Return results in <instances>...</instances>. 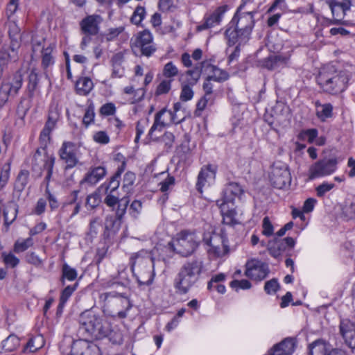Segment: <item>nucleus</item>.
Returning a JSON list of instances; mask_svg holds the SVG:
<instances>
[{
    "mask_svg": "<svg viewBox=\"0 0 355 355\" xmlns=\"http://www.w3.org/2000/svg\"><path fill=\"white\" fill-rule=\"evenodd\" d=\"M206 64V62H202L198 66H196L193 69L187 71V74L191 78V80H189L190 85L193 86L197 83L200 77L202 68L205 67Z\"/></svg>",
    "mask_w": 355,
    "mask_h": 355,
    "instance_id": "nucleus-40",
    "label": "nucleus"
},
{
    "mask_svg": "<svg viewBox=\"0 0 355 355\" xmlns=\"http://www.w3.org/2000/svg\"><path fill=\"white\" fill-rule=\"evenodd\" d=\"M107 173L106 168L103 166L91 167L80 181V184H88L94 185L103 179Z\"/></svg>",
    "mask_w": 355,
    "mask_h": 355,
    "instance_id": "nucleus-18",
    "label": "nucleus"
},
{
    "mask_svg": "<svg viewBox=\"0 0 355 355\" xmlns=\"http://www.w3.org/2000/svg\"><path fill=\"white\" fill-rule=\"evenodd\" d=\"M230 286L238 291L239 288L249 289L252 287L251 283L247 279L233 280L230 282Z\"/></svg>",
    "mask_w": 355,
    "mask_h": 355,
    "instance_id": "nucleus-61",
    "label": "nucleus"
},
{
    "mask_svg": "<svg viewBox=\"0 0 355 355\" xmlns=\"http://www.w3.org/2000/svg\"><path fill=\"white\" fill-rule=\"evenodd\" d=\"M115 112L116 106L113 103H107L103 105L99 110L101 116H110L114 114Z\"/></svg>",
    "mask_w": 355,
    "mask_h": 355,
    "instance_id": "nucleus-59",
    "label": "nucleus"
},
{
    "mask_svg": "<svg viewBox=\"0 0 355 355\" xmlns=\"http://www.w3.org/2000/svg\"><path fill=\"white\" fill-rule=\"evenodd\" d=\"M136 175L131 171H128L125 173L123 180L122 188L127 194L130 193L132 190V186L135 182Z\"/></svg>",
    "mask_w": 355,
    "mask_h": 355,
    "instance_id": "nucleus-41",
    "label": "nucleus"
},
{
    "mask_svg": "<svg viewBox=\"0 0 355 355\" xmlns=\"http://www.w3.org/2000/svg\"><path fill=\"white\" fill-rule=\"evenodd\" d=\"M130 202V199L128 196H125L121 198H117V202L116 205H117L116 209L114 208L113 210H115V216L114 217L117 218L119 220H123V216L126 212L127 207Z\"/></svg>",
    "mask_w": 355,
    "mask_h": 355,
    "instance_id": "nucleus-36",
    "label": "nucleus"
},
{
    "mask_svg": "<svg viewBox=\"0 0 355 355\" xmlns=\"http://www.w3.org/2000/svg\"><path fill=\"white\" fill-rule=\"evenodd\" d=\"M11 53L7 50L1 49L0 51V68L4 69L8 65L10 61L16 62L19 59L18 50H10Z\"/></svg>",
    "mask_w": 355,
    "mask_h": 355,
    "instance_id": "nucleus-30",
    "label": "nucleus"
},
{
    "mask_svg": "<svg viewBox=\"0 0 355 355\" xmlns=\"http://www.w3.org/2000/svg\"><path fill=\"white\" fill-rule=\"evenodd\" d=\"M204 270V263L201 259H192L186 261L180 268L174 279L173 286L176 293L187 294L200 279Z\"/></svg>",
    "mask_w": 355,
    "mask_h": 355,
    "instance_id": "nucleus-2",
    "label": "nucleus"
},
{
    "mask_svg": "<svg viewBox=\"0 0 355 355\" xmlns=\"http://www.w3.org/2000/svg\"><path fill=\"white\" fill-rule=\"evenodd\" d=\"M94 140L101 144H107L110 141V137L105 131L96 132L93 136Z\"/></svg>",
    "mask_w": 355,
    "mask_h": 355,
    "instance_id": "nucleus-64",
    "label": "nucleus"
},
{
    "mask_svg": "<svg viewBox=\"0 0 355 355\" xmlns=\"http://www.w3.org/2000/svg\"><path fill=\"white\" fill-rule=\"evenodd\" d=\"M24 82L21 71H17L10 80L3 82L0 87V110L8 103L9 98H15L21 89Z\"/></svg>",
    "mask_w": 355,
    "mask_h": 355,
    "instance_id": "nucleus-5",
    "label": "nucleus"
},
{
    "mask_svg": "<svg viewBox=\"0 0 355 355\" xmlns=\"http://www.w3.org/2000/svg\"><path fill=\"white\" fill-rule=\"evenodd\" d=\"M228 6L227 5L218 7L212 14L205 18V22L198 26V30H205L214 26L216 24H219Z\"/></svg>",
    "mask_w": 355,
    "mask_h": 355,
    "instance_id": "nucleus-17",
    "label": "nucleus"
},
{
    "mask_svg": "<svg viewBox=\"0 0 355 355\" xmlns=\"http://www.w3.org/2000/svg\"><path fill=\"white\" fill-rule=\"evenodd\" d=\"M52 51L53 48L51 45L42 50V67L44 70L54 63V59L51 55Z\"/></svg>",
    "mask_w": 355,
    "mask_h": 355,
    "instance_id": "nucleus-43",
    "label": "nucleus"
},
{
    "mask_svg": "<svg viewBox=\"0 0 355 355\" xmlns=\"http://www.w3.org/2000/svg\"><path fill=\"white\" fill-rule=\"evenodd\" d=\"M215 175L216 168L213 167L211 164L202 167L198 176V181L196 183L197 189L200 192H202V187L204 186L205 182L207 181V179H214Z\"/></svg>",
    "mask_w": 355,
    "mask_h": 355,
    "instance_id": "nucleus-25",
    "label": "nucleus"
},
{
    "mask_svg": "<svg viewBox=\"0 0 355 355\" xmlns=\"http://www.w3.org/2000/svg\"><path fill=\"white\" fill-rule=\"evenodd\" d=\"M279 345L282 346L284 354L291 355L295 351L296 342L294 338L288 337L279 343Z\"/></svg>",
    "mask_w": 355,
    "mask_h": 355,
    "instance_id": "nucleus-45",
    "label": "nucleus"
},
{
    "mask_svg": "<svg viewBox=\"0 0 355 355\" xmlns=\"http://www.w3.org/2000/svg\"><path fill=\"white\" fill-rule=\"evenodd\" d=\"M153 42V37L151 33L148 30H144L137 33L134 42L131 43V49L132 47H139L141 44L147 45Z\"/></svg>",
    "mask_w": 355,
    "mask_h": 355,
    "instance_id": "nucleus-28",
    "label": "nucleus"
},
{
    "mask_svg": "<svg viewBox=\"0 0 355 355\" xmlns=\"http://www.w3.org/2000/svg\"><path fill=\"white\" fill-rule=\"evenodd\" d=\"M122 220L118 219L114 216H108L105 218V230L117 232L121 225Z\"/></svg>",
    "mask_w": 355,
    "mask_h": 355,
    "instance_id": "nucleus-44",
    "label": "nucleus"
},
{
    "mask_svg": "<svg viewBox=\"0 0 355 355\" xmlns=\"http://www.w3.org/2000/svg\"><path fill=\"white\" fill-rule=\"evenodd\" d=\"M1 256L3 262L12 268L16 267L19 263V259L12 253L6 254V252H3Z\"/></svg>",
    "mask_w": 355,
    "mask_h": 355,
    "instance_id": "nucleus-58",
    "label": "nucleus"
},
{
    "mask_svg": "<svg viewBox=\"0 0 355 355\" xmlns=\"http://www.w3.org/2000/svg\"><path fill=\"white\" fill-rule=\"evenodd\" d=\"M348 81L349 76L346 71H338L330 64L322 67L317 77V83L322 90L331 94L345 91Z\"/></svg>",
    "mask_w": 355,
    "mask_h": 355,
    "instance_id": "nucleus-3",
    "label": "nucleus"
},
{
    "mask_svg": "<svg viewBox=\"0 0 355 355\" xmlns=\"http://www.w3.org/2000/svg\"><path fill=\"white\" fill-rule=\"evenodd\" d=\"M171 80H163L157 87L156 96L167 94L171 88Z\"/></svg>",
    "mask_w": 355,
    "mask_h": 355,
    "instance_id": "nucleus-54",
    "label": "nucleus"
},
{
    "mask_svg": "<svg viewBox=\"0 0 355 355\" xmlns=\"http://www.w3.org/2000/svg\"><path fill=\"white\" fill-rule=\"evenodd\" d=\"M178 73V69L172 62H169L164 65L163 69V76L166 78L174 77L177 76Z\"/></svg>",
    "mask_w": 355,
    "mask_h": 355,
    "instance_id": "nucleus-57",
    "label": "nucleus"
},
{
    "mask_svg": "<svg viewBox=\"0 0 355 355\" xmlns=\"http://www.w3.org/2000/svg\"><path fill=\"white\" fill-rule=\"evenodd\" d=\"M295 244V241L292 237H286L283 239L275 238L268 243V250L272 257L277 259L288 249H293Z\"/></svg>",
    "mask_w": 355,
    "mask_h": 355,
    "instance_id": "nucleus-13",
    "label": "nucleus"
},
{
    "mask_svg": "<svg viewBox=\"0 0 355 355\" xmlns=\"http://www.w3.org/2000/svg\"><path fill=\"white\" fill-rule=\"evenodd\" d=\"M8 35L10 39V50H18L21 46L20 28L15 22L8 26Z\"/></svg>",
    "mask_w": 355,
    "mask_h": 355,
    "instance_id": "nucleus-24",
    "label": "nucleus"
},
{
    "mask_svg": "<svg viewBox=\"0 0 355 355\" xmlns=\"http://www.w3.org/2000/svg\"><path fill=\"white\" fill-rule=\"evenodd\" d=\"M310 355H328L326 344L321 340H317L309 345Z\"/></svg>",
    "mask_w": 355,
    "mask_h": 355,
    "instance_id": "nucleus-38",
    "label": "nucleus"
},
{
    "mask_svg": "<svg viewBox=\"0 0 355 355\" xmlns=\"http://www.w3.org/2000/svg\"><path fill=\"white\" fill-rule=\"evenodd\" d=\"M172 246L175 252L183 257H187L198 248V241L194 233L181 232Z\"/></svg>",
    "mask_w": 355,
    "mask_h": 355,
    "instance_id": "nucleus-7",
    "label": "nucleus"
},
{
    "mask_svg": "<svg viewBox=\"0 0 355 355\" xmlns=\"http://www.w3.org/2000/svg\"><path fill=\"white\" fill-rule=\"evenodd\" d=\"M95 112L94 105L91 103L87 107L83 119V123L85 127H88L94 121Z\"/></svg>",
    "mask_w": 355,
    "mask_h": 355,
    "instance_id": "nucleus-49",
    "label": "nucleus"
},
{
    "mask_svg": "<svg viewBox=\"0 0 355 355\" xmlns=\"http://www.w3.org/2000/svg\"><path fill=\"white\" fill-rule=\"evenodd\" d=\"M79 332L87 338L101 340L109 336L112 333L111 324L102 315L93 309L85 310L78 318Z\"/></svg>",
    "mask_w": 355,
    "mask_h": 355,
    "instance_id": "nucleus-1",
    "label": "nucleus"
},
{
    "mask_svg": "<svg viewBox=\"0 0 355 355\" xmlns=\"http://www.w3.org/2000/svg\"><path fill=\"white\" fill-rule=\"evenodd\" d=\"M147 275L137 276V279L139 285L148 286L152 284L154 278L153 270H150V268L146 271Z\"/></svg>",
    "mask_w": 355,
    "mask_h": 355,
    "instance_id": "nucleus-55",
    "label": "nucleus"
},
{
    "mask_svg": "<svg viewBox=\"0 0 355 355\" xmlns=\"http://www.w3.org/2000/svg\"><path fill=\"white\" fill-rule=\"evenodd\" d=\"M243 193L241 186L235 182L230 183L223 191V198L221 202L232 203L235 197H239Z\"/></svg>",
    "mask_w": 355,
    "mask_h": 355,
    "instance_id": "nucleus-23",
    "label": "nucleus"
},
{
    "mask_svg": "<svg viewBox=\"0 0 355 355\" xmlns=\"http://www.w3.org/2000/svg\"><path fill=\"white\" fill-rule=\"evenodd\" d=\"M87 343L83 340L73 341L69 355H83Z\"/></svg>",
    "mask_w": 355,
    "mask_h": 355,
    "instance_id": "nucleus-47",
    "label": "nucleus"
},
{
    "mask_svg": "<svg viewBox=\"0 0 355 355\" xmlns=\"http://www.w3.org/2000/svg\"><path fill=\"white\" fill-rule=\"evenodd\" d=\"M228 204L221 202V200L216 201V205L220 207L223 216V223L233 226L238 223L235 218L236 212L234 208H230Z\"/></svg>",
    "mask_w": 355,
    "mask_h": 355,
    "instance_id": "nucleus-20",
    "label": "nucleus"
},
{
    "mask_svg": "<svg viewBox=\"0 0 355 355\" xmlns=\"http://www.w3.org/2000/svg\"><path fill=\"white\" fill-rule=\"evenodd\" d=\"M77 277V271L75 268L70 267L67 263H64L62 268L61 282L62 286L65 284L64 279L73 281Z\"/></svg>",
    "mask_w": 355,
    "mask_h": 355,
    "instance_id": "nucleus-39",
    "label": "nucleus"
},
{
    "mask_svg": "<svg viewBox=\"0 0 355 355\" xmlns=\"http://www.w3.org/2000/svg\"><path fill=\"white\" fill-rule=\"evenodd\" d=\"M156 49L155 44L152 42V43L147 45L141 44V46L139 47H132V51L136 56L140 57L144 55L150 57L156 51Z\"/></svg>",
    "mask_w": 355,
    "mask_h": 355,
    "instance_id": "nucleus-35",
    "label": "nucleus"
},
{
    "mask_svg": "<svg viewBox=\"0 0 355 355\" xmlns=\"http://www.w3.org/2000/svg\"><path fill=\"white\" fill-rule=\"evenodd\" d=\"M76 88L78 94L87 95L92 89L93 83L89 78H81L76 82Z\"/></svg>",
    "mask_w": 355,
    "mask_h": 355,
    "instance_id": "nucleus-33",
    "label": "nucleus"
},
{
    "mask_svg": "<svg viewBox=\"0 0 355 355\" xmlns=\"http://www.w3.org/2000/svg\"><path fill=\"white\" fill-rule=\"evenodd\" d=\"M234 28L232 30L231 27L228 28L225 33V37L227 39V44L230 46H234L236 43L242 45L245 44L250 37L248 35H241V31L238 27L234 26Z\"/></svg>",
    "mask_w": 355,
    "mask_h": 355,
    "instance_id": "nucleus-21",
    "label": "nucleus"
},
{
    "mask_svg": "<svg viewBox=\"0 0 355 355\" xmlns=\"http://www.w3.org/2000/svg\"><path fill=\"white\" fill-rule=\"evenodd\" d=\"M126 162L123 160L121 164L118 167L116 171L112 175L107 182L101 184L98 190L103 191L106 195L104 199V203L109 207L114 209L117 202L119 196L115 195L116 191L120 185L121 175L124 171Z\"/></svg>",
    "mask_w": 355,
    "mask_h": 355,
    "instance_id": "nucleus-4",
    "label": "nucleus"
},
{
    "mask_svg": "<svg viewBox=\"0 0 355 355\" xmlns=\"http://www.w3.org/2000/svg\"><path fill=\"white\" fill-rule=\"evenodd\" d=\"M44 343V338L42 336L31 338L24 347V352H35L43 347Z\"/></svg>",
    "mask_w": 355,
    "mask_h": 355,
    "instance_id": "nucleus-37",
    "label": "nucleus"
},
{
    "mask_svg": "<svg viewBox=\"0 0 355 355\" xmlns=\"http://www.w3.org/2000/svg\"><path fill=\"white\" fill-rule=\"evenodd\" d=\"M55 164V157L51 156L46 155L44 159H40L38 161L33 159L32 162V171L38 173L37 176L41 177L42 175V171L44 169L47 171V174L44 178L46 182V184L51 180L53 174V169Z\"/></svg>",
    "mask_w": 355,
    "mask_h": 355,
    "instance_id": "nucleus-14",
    "label": "nucleus"
},
{
    "mask_svg": "<svg viewBox=\"0 0 355 355\" xmlns=\"http://www.w3.org/2000/svg\"><path fill=\"white\" fill-rule=\"evenodd\" d=\"M100 202V195L97 192H94L87 196L85 204L88 209H94L98 206Z\"/></svg>",
    "mask_w": 355,
    "mask_h": 355,
    "instance_id": "nucleus-52",
    "label": "nucleus"
},
{
    "mask_svg": "<svg viewBox=\"0 0 355 355\" xmlns=\"http://www.w3.org/2000/svg\"><path fill=\"white\" fill-rule=\"evenodd\" d=\"M10 162H7L3 164L1 168V171L0 173V191L6 186L7 184L9 177H10Z\"/></svg>",
    "mask_w": 355,
    "mask_h": 355,
    "instance_id": "nucleus-50",
    "label": "nucleus"
},
{
    "mask_svg": "<svg viewBox=\"0 0 355 355\" xmlns=\"http://www.w3.org/2000/svg\"><path fill=\"white\" fill-rule=\"evenodd\" d=\"M33 244V242L31 238H28L21 242L17 241L14 245V251L17 253L24 252Z\"/></svg>",
    "mask_w": 355,
    "mask_h": 355,
    "instance_id": "nucleus-53",
    "label": "nucleus"
},
{
    "mask_svg": "<svg viewBox=\"0 0 355 355\" xmlns=\"http://www.w3.org/2000/svg\"><path fill=\"white\" fill-rule=\"evenodd\" d=\"M339 334L345 345L354 352L355 349V322L348 318L340 319Z\"/></svg>",
    "mask_w": 355,
    "mask_h": 355,
    "instance_id": "nucleus-12",
    "label": "nucleus"
},
{
    "mask_svg": "<svg viewBox=\"0 0 355 355\" xmlns=\"http://www.w3.org/2000/svg\"><path fill=\"white\" fill-rule=\"evenodd\" d=\"M29 171L27 170H21L18 173L14 184L15 191L21 193L28 182Z\"/></svg>",
    "mask_w": 355,
    "mask_h": 355,
    "instance_id": "nucleus-31",
    "label": "nucleus"
},
{
    "mask_svg": "<svg viewBox=\"0 0 355 355\" xmlns=\"http://www.w3.org/2000/svg\"><path fill=\"white\" fill-rule=\"evenodd\" d=\"M25 101V98L21 97L16 110V113L18 117L21 119H23L26 116L28 111L31 108L30 101L28 103H26Z\"/></svg>",
    "mask_w": 355,
    "mask_h": 355,
    "instance_id": "nucleus-48",
    "label": "nucleus"
},
{
    "mask_svg": "<svg viewBox=\"0 0 355 355\" xmlns=\"http://www.w3.org/2000/svg\"><path fill=\"white\" fill-rule=\"evenodd\" d=\"M338 160L336 157H324L313 164L309 169V180L329 175L337 168Z\"/></svg>",
    "mask_w": 355,
    "mask_h": 355,
    "instance_id": "nucleus-8",
    "label": "nucleus"
},
{
    "mask_svg": "<svg viewBox=\"0 0 355 355\" xmlns=\"http://www.w3.org/2000/svg\"><path fill=\"white\" fill-rule=\"evenodd\" d=\"M329 8L333 15V19L327 20L329 24H343V19L346 14L338 6L337 1L334 2Z\"/></svg>",
    "mask_w": 355,
    "mask_h": 355,
    "instance_id": "nucleus-27",
    "label": "nucleus"
},
{
    "mask_svg": "<svg viewBox=\"0 0 355 355\" xmlns=\"http://www.w3.org/2000/svg\"><path fill=\"white\" fill-rule=\"evenodd\" d=\"M343 216L347 220L355 218V203L351 202L349 205H346L343 208L342 212Z\"/></svg>",
    "mask_w": 355,
    "mask_h": 355,
    "instance_id": "nucleus-63",
    "label": "nucleus"
},
{
    "mask_svg": "<svg viewBox=\"0 0 355 355\" xmlns=\"http://www.w3.org/2000/svg\"><path fill=\"white\" fill-rule=\"evenodd\" d=\"M193 92L190 87V85H184L182 87V91L180 94V99L182 101H187L193 98Z\"/></svg>",
    "mask_w": 355,
    "mask_h": 355,
    "instance_id": "nucleus-62",
    "label": "nucleus"
},
{
    "mask_svg": "<svg viewBox=\"0 0 355 355\" xmlns=\"http://www.w3.org/2000/svg\"><path fill=\"white\" fill-rule=\"evenodd\" d=\"M99 15H89L84 18L80 23V29L83 33L87 35H95L98 33V26L97 19Z\"/></svg>",
    "mask_w": 355,
    "mask_h": 355,
    "instance_id": "nucleus-19",
    "label": "nucleus"
},
{
    "mask_svg": "<svg viewBox=\"0 0 355 355\" xmlns=\"http://www.w3.org/2000/svg\"><path fill=\"white\" fill-rule=\"evenodd\" d=\"M175 113L176 112H171V110H167L166 108H163L156 113L153 125L148 132V137L152 138L153 132L155 131L159 126L164 128L171 123H180L182 120H176Z\"/></svg>",
    "mask_w": 355,
    "mask_h": 355,
    "instance_id": "nucleus-11",
    "label": "nucleus"
},
{
    "mask_svg": "<svg viewBox=\"0 0 355 355\" xmlns=\"http://www.w3.org/2000/svg\"><path fill=\"white\" fill-rule=\"evenodd\" d=\"M279 288V284L277 279L273 278L265 283L264 290L268 295L275 293Z\"/></svg>",
    "mask_w": 355,
    "mask_h": 355,
    "instance_id": "nucleus-56",
    "label": "nucleus"
},
{
    "mask_svg": "<svg viewBox=\"0 0 355 355\" xmlns=\"http://www.w3.org/2000/svg\"><path fill=\"white\" fill-rule=\"evenodd\" d=\"M245 4H241L237 9L234 14L230 24L232 26H236L241 31V35H251L252 28L254 26V19L253 12H245L241 13V10L244 7Z\"/></svg>",
    "mask_w": 355,
    "mask_h": 355,
    "instance_id": "nucleus-9",
    "label": "nucleus"
},
{
    "mask_svg": "<svg viewBox=\"0 0 355 355\" xmlns=\"http://www.w3.org/2000/svg\"><path fill=\"white\" fill-rule=\"evenodd\" d=\"M40 77L41 75L36 69H33L28 75L26 92L30 101L35 96V93L38 90Z\"/></svg>",
    "mask_w": 355,
    "mask_h": 355,
    "instance_id": "nucleus-22",
    "label": "nucleus"
},
{
    "mask_svg": "<svg viewBox=\"0 0 355 355\" xmlns=\"http://www.w3.org/2000/svg\"><path fill=\"white\" fill-rule=\"evenodd\" d=\"M271 184L279 189L290 186L291 175L288 166L281 162H275L269 176Z\"/></svg>",
    "mask_w": 355,
    "mask_h": 355,
    "instance_id": "nucleus-6",
    "label": "nucleus"
},
{
    "mask_svg": "<svg viewBox=\"0 0 355 355\" xmlns=\"http://www.w3.org/2000/svg\"><path fill=\"white\" fill-rule=\"evenodd\" d=\"M18 209L19 207L15 202L11 200L8 202L7 206L3 210L4 223L7 227L11 225L17 218Z\"/></svg>",
    "mask_w": 355,
    "mask_h": 355,
    "instance_id": "nucleus-26",
    "label": "nucleus"
},
{
    "mask_svg": "<svg viewBox=\"0 0 355 355\" xmlns=\"http://www.w3.org/2000/svg\"><path fill=\"white\" fill-rule=\"evenodd\" d=\"M206 66L207 67L211 68L212 72L214 73V75L209 76L207 77V80H214L216 82L221 83L227 80L229 78V74L225 70L218 69L217 67L211 65L208 63H207Z\"/></svg>",
    "mask_w": 355,
    "mask_h": 355,
    "instance_id": "nucleus-32",
    "label": "nucleus"
},
{
    "mask_svg": "<svg viewBox=\"0 0 355 355\" xmlns=\"http://www.w3.org/2000/svg\"><path fill=\"white\" fill-rule=\"evenodd\" d=\"M73 146L74 145L71 142H64L59 150L60 159L66 164L65 170L73 168L78 162V159L73 149Z\"/></svg>",
    "mask_w": 355,
    "mask_h": 355,
    "instance_id": "nucleus-15",
    "label": "nucleus"
},
{
    "mask_svg": "<svg viewBox=\"0 0 355 355\" xmlns=\"http://www.w3.org/2000/svg\"><path fill=\"white\" fill-rule=\"evenodd\" d=\"M203 241L211 247L213 252L218 257H221L229 252L227 235L223 230L220 234H213L209 238L204 236Z\"/></svg>",
    "mask_w": 355,
    "mask_h": 355,
    "instance_id": "nucleus-10",
    "label": "nucleus"
},
{
    "mask_svg": "<svg viewBox=\"0 0 355 355\" xmlns=\"http://www.w3.org/2000/svg\"><path fill=\"white\" fill-rule=\"evenodd\" d=\"M19 345V339L15 335H10L2 343V347L6 352H12Z\"/></svg>",
    "mask_w": 355,
    "mask_h": 355,
    "instance_id": "nucleus-42",
    "label": "nucleus"
},
{
    "mask_svg": "<svg viewBox=\"0 0 355 355\" xmlns=\"http://www.w3.org/2000/svg\"><path fill=\"white\" fill-rule=\"evenodd\" d=\"M334 187L335 184L334 183L323 182L315 189L317 196L320 198L323 197L327 192L334 189Z\"/></svg>",
    "mask_w": 355,
    "mask_h": 355,
    "instance_id": "nucleus-60",
    "label": "nucleus"
},
{
    "mask_svg": "<svg viewBox=\"0 0 355 355\" xmlns=\"http://www.w3.org/2000/svg\"><path fill=\"white\" fill-rule=\"evenodd\" d=\"M269 272L268 265L266 263L257 261L252 266H248V263L247 264L245 275L252 279L261 281L268 276Z\"/></svg>",
    "mask_w": 355,
    "mask_h": 355,
    "instance_id": "nucleus-16",
    "label": "nucleus"
},
{
    "mask_svg": "<svg viewBox=\"0 0 355 355\" xmlns=\"http://www.w3.org/2000/svg\"><path fill=\"white\" fill-rule=\"evenodd\" d=\"M144 259L148 263H152L154 266V258L150 253L146 250H141L138 252L134 253L130 257L131 269L133 270L137 259Z\"/></svg>",
    "mask_w": 355,
    "mask_h": 355,
    "instance_id": "nucleus-34",
    "label": "nucleus"
},
{
    "mask_svg": "<svg viewBox=\"0 0 355 355\" xmlns=\"http://www.w3.org/2000/svg\"><path fill=\"white\" fill-rule=\"evenodd\" d=\"M289 57L282 55H270L264 61V66L270 70L276 69L280 64H286Z\"/></svg>",
    "mask_w": 355,
    "mask_h": 355,
    "instance_id": "nucleus-29",
    "label": "nucleus"
},
{
    "mask_svg": "<svg viewBox=\"0 0 355 355\" xmlns=\"http://www.w3.org/2000/svg\"><path fill=\"white\" fill-rule=\"evenodd\" d=\"M78 286V283L74 284L73 286H67L64 288V290L62 291L60 300V307H64L65 303L68 300V299L70 297V296L72 295V293L75 291L76 289V287Z\"/></svg>",
    "mask_w": 355,
    "mask_h": 355,
    "instance_id": "nucleus-51",
    "label": "nucleus"
},
{
    "mask_svg": "<svg viewBox=\"0 0 355 355\" xmlns=\"http://www.w3.org/2000/svg\"><path fill=\"white\" fill-rule=\"evenodd\" d=\"M146 16V10L144 6H137L130 18L131 23L139 26Z\"/></svg>",
    "mask_w": 355,
    "mask_h": 355,
    "instance_id": "nucleus-46",
    "label": "nucleus"
}]
</instances>
